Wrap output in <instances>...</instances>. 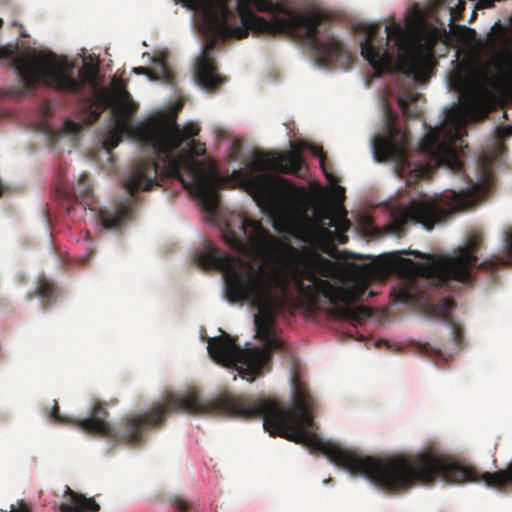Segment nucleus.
Instances as JSON below:
<instances>
[{
    "label": "nucleus",
    "instance_id": "f257e3e1",
    "mask_svg": "<svg viewBox=\"0 0 512 512\" xmlns=\"http://www.w3.org/2000/svg\"><path fill=\"white\" fill-rule=\"evenodd\" d=\"M194 262L202 270H217L222 273L225 296L229 302L248 301L258 309L254 317L256 337L264 347L241 348L227 333L210 338L208 353L218 364L235 367L239 375L249 382L262 374L269 364L271 349H281L283 344L273 332L277 316L294 308V297L290 291L293 282L298 292L306 284L301 273L288 265L254 266L251 262L221 252L208 243L194 256Z\"/></svg>",
    "mask_w": 512,
    "mask_h": 512
},
{
    "label": "nucleus",
    "instance_id": "f03ea898",
    "mask_svg": "<svg viewBox=\"0 0 512 512\" xmlns=\"http://www.w3.org/2000/svg\"><path fill=\"white\" fill-rule=\"evenodd\" d=\"M184 6L201 13L206 31L223 40L244 39L249 31L275 36L285 34L298 39L315 62L349 68L353 55L335 36L321 38L328 18L323 12L296 13L275 5L271 0H181Z\"/></svg>",
    "mask_w": 512,
    "mask_h": 512
},
{
    "label": "nucleus",
    "instance_id": "7ed1b4c3",
    "mask_svg": "<svg viewBox=\"0 0 512 512\" xmlns=\"http://www.w3.org/2000/svg\"><path fill=\"white\" fill-rule=\"evenodd\" d=\"M197 123L190 122L181 128L177 117L170 113H159L140 123L134 129L140 142L151 147L155 159H140L135 162L124 180V188L135 196L139 191H150L160 186V180L171 177L179 180L185 188H191L199 198L203 209L216 214L220 204L219 190L226 179L219 175L216 166L210 163L175 156V151L185 142L194 140L199 134Z\"/></svg>",
    "mask_w": 512,
    "mask_h": 512
},
{
    "label": "nucleus",
    "instance_id": "20e7f679",
    "mask_svg": "<svg viewBox=\"0 0 512 512\" xmlns=\"http://www.w3.org/2000/svg\"><path fill=\"white\" fill-rule=\"evenodd\" d=\"M340 467L353 476H364L384 491L400 493L416 484H429L436 479L447 484H463L482 480L495 489L512 488V461L503 470L482 474L450 456L424 452L415 457L377 458L340 446Z\"/></svg>",
    "mask_w": 512,
    "mask_h": 512
},
{
    "label": "nucleus",
    "instance_id": "39448f33",
    "mask_svg": "<svg viewBox=\"0 0 512 512\" xmlns=\"http://www.w3.org/2000/svg\"><path fill=\"white\" fill-rule=\"evenodd\" d=\"M497 69V74L484 75L467 85L461 92L460 105L451 108L443 123L436 129H430L423 137L419 149L427 162L416 165L410 177L428 179L438 167H446L456 174L464 172L456 146L461 144L466 126L485 119L496 107L498 97L512 106V71L500 66Z\"/></svg>",
    "mask_w": 512,
    "mask_h": 512
},
{
    "label": "nucleus",
    "instance_id": "423d86ee",
    "mask_svg": "<svg viewBox=\"0 0 512 512\" xmlns=\"http://www.w3.org/2000/svg\"><path fill=\"white\" fill-rule=\"evenodd\" d=\"M483 242L482 232L473 231L467 235L462 246H458L449 254L436 256L417 250H401L382 254L377 264L388 272L393 270L398 262L405 263L412 266L417 275L441 288L448 287L451 281L472 284L473 268L489 274L495 282L498 270L503 266L512 265V227L503 233L501 252L478 263L477 253Z\"/></svg>",
    "mask_w": 512,
    "mask_h": 512
},
{
    "label": "nucleus",
    "instance_id": "0eeeda50",
    "mask_svg": "<svg viewBox=\"0 0 512 512\" xmlns=\"http://www.w3.org/2000/svg\"><path fill=\"white\" fill-rule=\"evenodd\" d=\"M380 29V24H364L362 30L365 37L360 43L361 55L376 75L391 70L393 55L388 52V46L392 42L393 48L399 53L398 69L417 83L425 82L432 63V46L422 49L409 44L405 31L394 20L385 28V39L379 36Z\"/></svg>",
    "mask_w": 512,
    "mask_h": 512
},
{
    "label": "nucleus",
    "instance_id": "6e6552de",
    "mask_svg": "<svg viewBox=\"0 0 512 512\" xmlns=\"http://www.w3.org/2000/svg\"><path fill=\"white\" fill-rule=\"evenodd\" d=\"M13 65L27 90H34L36 85L41 84L63 93L80 95L84 84L94 85L98 76L97 66L85 63L79 70V79H76L69 71L67 62L58 61L52 52L16 56Z\"/></svg>",
    "mask_w": 512,
    "mask_h": 512
},
{
    "label": "nucleus",
    "instance_id": "1a4fd4ad",
    "mask_svg": "<svg viewBox=\"0 0 512 512\" xmlns=\"http://www.w3.org/2000/svg\"><path fill=\"white\" fill-rule=\"evenodd\" d=\"M224 241L236 252L249 256H264L277 244V239L261 221L242 213H231L221 226Z\"/></svg>",
    "mask_w": 512,
    "mask_h": 512
},
{
    "label": "nucleus",
    "instance_id": "9d476101",
    "mask_svg": "<svg viewBox=\"0 0 512 512\" xmlns=\"http://www.w3.org/2000/svg\"><path fill=\"white\" fill-rule=\"evenodd\" d=\"M365 288H345L334 286L328 280L306 284L299 292L310 306H316L319 297L323 296L332 304V315L336 318L348 320L353 323H361L371 316V311L365 306L353 304L360 301Z\"/></svg>",
    "mask_w": 512,
    "mask_h": 512
},
{
    "label": "nucleus",
    "instance_id": "9b49d317",
    "mask_svg": "<svg viewBox=\"0 0 512 512\" xmlns=\"http://www.w3.org/2000/svg\"><path fill=\"white\" fill-rule=\"evenodd\" d=\"M398 114L389 105L384 106L383 132L373 139V150L379 161H391L394 163L395 173L402 177L410 168L407 149L410 136L407 131H402L397 126Z\"/></svg>",
    "mask_w": 512,
    "mask_h": 512
},
{
    "label": "nucleus",
    "instance_id": "f8f14e48",
    "mask_svg": "<svg viewBox=\"0 0 512 512\" xmlns=\"http://www.w3.org/2000/svg\"><path fill=\"white\" fill-rule=\"evenodd\" d=\"M243 184L257 205L270 216L281 213L297 195L294 185L276 175H245Z\"/></svg>",
    "mask_w": 512,
    "mask_h": 512
},
{
    "label": "nucleus",
    "instance_id": "ddd939ff",
    "mask_svg": "<svg viewBox=\"0 0 512 512\" xmlns=\"http://www.w3.org/2000/svg\"><path fill=\"white\" fill-rule=\"evenodd\" d=\"M446 216V210L434 199H422L413 201L404 209L391 213L389 224L390 232L400 235L404 232L405 226L410 223L422 224L430 230L434 225Z\"/></svg>",
    "mask_w": 512,
    "mask_h": 512
},
{
    "label": "nucleus",
    "instance_id": "4468645a",
    "mask_svg": "<svg viewBox=\"0 0 512 512\" xmlns=\"http://www.w3.org/2000/svg\"><path fill=\"white\" fill-rule=\"evenodd\" d=\"M247 166L251 172L276 171L300 176L305 161L301 156L300 149H293L285 155L256 152L251 156Z\"/></svg>",
    "mask_w": 512,
    "mask_h": 512
},
{
    "label": "nucleus",
    "instance_id": "2eb2a0df",
    "mask_svg": "<svg viewBox=\"0 0 512 512\" xmlns=\"http://www.w3.org/2000/svg\"><path fill=\"white\" fill-rule=\"evenodd\" d=\"M494 158L490 154L482 155L477 161L478 179L472 182L470 188L465 193H454L456 208L465 210L475 202L488 196L494 187L493 175Z\"/></svg>",
    "mask_w": 512,
    "mask_h": 512
},
{
    "label": "nucleus",
    "instance_id": "dca6fc26",
    "mask_svg": "<svg viewBox=\"0 0 512 512\" xmlns=\"http://www.w3.org/2000/svg\"><path fill=\"white\" fill-rule=\"evenodd\" d=\"M213 40L207 42L204 46L202 55L195 64L194 75L197 83L206 90H216L224 83V78L218 73L214 58L210 55L214 49Z\"/></svg>",
    "mask_w": 512,
    "mask_h": 512
},
{
    "label": "nucleus",
    "instance_id": "f3484780",
    "mask_svg": "<svg viewBox=\"0 0 512 512\" xmlns=\"http://www.w3.org/2000/svg\"><path fill=\"white\" fill-rule=\"evenodd\" d=\"M321 232L331 240L344 244L348 237L345 232L349 229L350 223L345 214L333 215L330 211H322L319 216Z\"/></svg>",
    "mask_w": 512,
    "mask_h": 512
},
{
    "label": "nucleus",
    "instance_id": "a211bd4d",
    "mask_svg": "<svg viewBox=\"0 0 512 512\" xmlns=\"http://www.w3.org/2000/svg\"><path fill=\"white\" fill-rule=\"evenodd\" d=\"M63 497L67 499L59 505V512H97L99 504L93 498L77 493L69 486L65 487Z\"/></svg>",
    "mask_w": 512,
    "mask_h": 512
},
{
    "label": "nucleus",
    "instance_id": "6ab92c4d",
    "mask_svg": "<svg viewBox=\"0 0 512 512\" xmlns=\"http://www.w3.org/2000/svg\"><path fill=\"white\" fill-rule=\"evenodd\" d=\"M152 64L154 68L148 67H134L132 72L137 75H146L151 80H160L163 79L166 83L170 85L176 84V75L167 65L165 57L163 55L156 56L152 58Z\"/></svg>",
    "mask_w": 512,
    "mask_h": 512
},
{
    "label": "nucleus",
    "instance_id": "aec40b11",
    "mask_svg": "<svg viewBox=\"0 0 512 512\" xmlns=\"http://www.w3.org/2000/svg\"><path fill=\"white\" fill-rule=\"evenodd\" d=\"M109 108H112L113 112L112 122L130 128L132 116L136 113L138 105L129 95L128 97L116 100Z\"/></svg>",
    "mask_w": 512,
    "mask_h": 512
},
{
    "label": "nucleus",
    "instance_id": "412c9836",
    "mask_svg": "<svg viewBox=\"0 0 512 512\" xmlns=\"http://www.w3.org/2000/svg\"><path fill=\"white\" fill-rule=\"evenodd\" d=\"M131 212V205L129 203H122L113 210L101 209L98 217L104 228L112 229L118 228L130 216Z\"/></svg>",
    "mask_w": 512,
    "mask_h": 512
},
{
    "label": "nucleus",
    "instance_id": "4be33fe9",
    "mask_svg": "<svg viewBox=\"0 0 512 512\" xmlns=\"http://www.w3.org/2000/svg\"><path fill=\"white\" fill-rule=\"evenodd\" d=\"M421 94L418 92L403 91L398 97V103L406 119H416L421 116L422 109L417 104Z\"/></svg>",
    "mask_w": 512,
    "mask_h": 512
},
{
    "label": "nucleus",
    "instance_id": "5701e85b",
    "mask_svg": "<svg viewBox=\"0 0 512 512\" xmlns=\"http://www.w3.org/2000/svg\"><path fill=\"white\" fill-rule=\"evenodd\" d=\"M422 294L414 278L408 279L401 287L394 291L395 300L403 304L418 303L422 298Z\"/></svg>",
    "mask_w": 512,
    "mask_h": 512
},
{
    "label": "nucleus",
    "instance_id": "b1692460",
    "mask_svg": "<svg viewBox=\"0 0 512 512\" xmlns=\"http://www.w3.org/2000/svg\"><path fill=\"white\" fill-rule=\"evenodd\" d=\"M291 256L296 260L295 267L301 273L303 278L311 283L323 280L320 277V267L314 261H302L299 253L295 248H290Z\"/></svg>",
    "mask_w": 512,
    "mask_h": 512
},
{
    "label": "nucleus",
    "instance_id": "393cba45",
    "mask_svg": "<svg viewBox=\"0 0 512 512\" xmlns=\"http://www.w3.org/2000/svg\"><path fill=\"white\" fill-rule=\"evenodd\" d=\"M130 94L126 90L122 80L114 78L112 81V90L102 89L98 94V100L104 107H110L116 100L128 97Z\"/></svg>",
    "mask_w": 512,
    "mask_h": 512
},
{
    "label": "nucleus",
    "instance_id": "a878e982",
    "mask_svg": "<svg viewBox=\"0 0 512 512\" xmlns=\"http://www.w3.org/2000/svg\"><path fill=\"white\" fill-rule=\"evenodd\" d=\"M130 128L117 124L115 122H111L108 134L103 141V146L106 152L109 154L112 159V151L116 148L119 143L122 141L123 136L129 131Z\"/></svg>",
    "mask_w": 512,
    "mask_h": 512
},
{
    "label": "nucleus",
    "instance_id": "bb28decb",
    "mask_svg": "<svg viewBox=\"0 0 512 512\" xmlns=\"http://www.w3.org/2000/svg\"><path fill=\"white\" fill-rule=\"evenodd\" d=\"M34 294L43 300L44 309H46L48 305L55 301L56 287L46 278H40L37 282Z\"/></svg>",
    "mask_w": 512,
    "mask_h": 512
},
{
    "label": "nucleus",
    "instance_id": "cd10ccee",
    "mask_svg": "<svg viewBox=\"0 0 512 512\" xmlns=\"http://www.w3.org/2000/svg\"><path fill=\"white\" fill-rule=\"evenodd\" d=\"M167 501L173 507L174 512H200L199 505L182 494L171 495Z\"/></svg>",
    "mask_w": 512,
    "mask_h": 512
},
{
    "label": "nucleus",
    "instance_id": "c85d7f7f",
    "mask_svg": "<svg viewBox=\"0 0 512 512\" xmlns=\"http://www.w3.org/2000/svg\"><path fill=\"white\" fill-rule=\"evenodd\" d=\"M72 192L79 201H87L92 198V186L86 173L80 175L76 185L72 188Z\"/></svg>",
    "mask_w": 512,
    "mask_h": 512
},
{
    "label": "nucleus",
    "instance_id": "c756f323",
    "mask_svg": "<svg viewBox=\"0 0 512 512\" xmlns=\"http://www.w3.org/2000/svg\"><path fill=\"white\" fill-rule=\"evenodd\" d=\"M206 149L204 144L197 142L195 140H190L187 143V148L182 152L175 153V156H186L190 159L195 160V157L201 156L205 154Z\"/></svg>",
    "mask_w": 512,
    "mask_h": 512
},
{
    "label": "nucleus",
    "instance_id": "7c9ffc66",
    "mask_svg": "<svg viewBox=\"0 0 512 512\" xmlns=\"http://www.w3.org/2000/svg\"><path fill=\"white\" fill-rule=\"evenodd\" d=\"M309 150L311 153L319 157L321 168L329 182H336L335 177L332 173L328 171L327 167V157L326 154L323 151V148L318 145H309Z\"/></svg>",
    "mask_w": 512,
    "mask_h": 512
},
{
    "label": "nucleus",
    "instance_id": "2f4dec72",
    "mask_svg": "<svg viewBox=\"0 0 512 512\" xmlns=\"http://www.w3.org/2000/svg\"><path fill=\"white\" fill-rule=\"evenodd\" d=\"M445 320L451 328L453 340L457 345H461L463 341V329L449 315L445 316Z\"/></svg>",
    "mask_w": 512,
    "mask_h": 512
},
{
    "label": "nucleus",
    "instance_id": "473e14b6",
    "mask_svg": "<svg viewBox=\"0 0 512 512\" xmlns=\"http://www.w3.org/2000/svg\"><path fill=\"white\" fill-rule=\"evenodd\" d=\"M81 129L82 126L73 120H66L62 125V131L69 135H77L80 133Z\"/></svg>",
    "mask_w": 512,
    "mask_h": 512
},
{
    "label": "nucleus",
    "instance_id": "72a5a7b5",
    "mask_svg": "<svg viewBox=\"0 0 512 512\" xmlns=\"http://www.w3.org/2000/svg\"><path fill=\"white\" fill-rule=\"evenodd\" d=\"M496 132L499 140H505L512 136V126L498 127Z\"/></svg>",
    "mask_w": 512,
    "mask_h": 512
},
{
    "label": "nucleus",
    "instance_id": "f704fd0d",
    "mask_svg": "<svg viewBox=\"0 0 512 512\" xmlns=\"http://www.w3.org/2000/svg\"><path fill=\"white\" fill-rule=\"evenodd\" d=\"M10 512H32V509L28 504L20 502L18 507L12 506Z\"/></svg>",
    "mask_w": 512,
    "mask_h": 512
},
{
    "label": "nucleus",
    "instance_id": "c9c22d12",
    "mask_svg": "<svg viewBox=\"0 0 512 512\" xmlns=\"http://www.w3.org/2000/svg\"><path fill=\"white\" fill-rule=\"evenodd\" d=\"M495 0H479L476 4V9H484L493 7Z\"/></svg>",
    "mask_w": 512,
    "mask_h": 512
},
{
    "label": "nucleus",
    "instance_id": "e433bc0d",
    "mask_svg": "<svg viewBox=\"0 0 512 512\" xmlns=\"http://www.w3.org/2000/svg\"><path fill=\"white\" fill-rule=\"evenodd\" d=\"M447 0H431V9L436 12L438 9L446 5Z\"/></svg>",
    "mask_w": 512,
    "mask_h": 512
},
{
    "label": "nucleus",
    "instance_id": "4c0bfd02",
    "mask_svg": "<svg viewBox=\"0 0 512 512\" xmlns=\"http://www.w3.org/2000/svg\"><path fill=\"white\" fill-rule=\"evenodd\" d=\"M445 312L448 313L455 305L454 301L451 299L446 298L443 302Z\"/></svg>",
    "mask_w": 512,
    "mask_h": 512
},
{
    "label": "nucleus",
    "instance_id": "58836bf2",
    "mask_svg": "<svg viewBox=\"0 0 512 512\" xmlns=\"http://www.w3.org/2000/svg\"><path fill=\"white\" fill-rule=\"evenodd\" d=\"M13 52L7 48H0V59L11 57Z\"/></svg>",
    "mask_w": 512,
    "mask_h": 512
},
{
    "label": "nucleus",
    "instance_id": "ea45409f",
    "mask_svg": "<svg viewBox=\"0 0 512 512\" xmlns=\"http://www.w3.org/2000/svg\"><path fill=\"white\" fill-rule=\"evenodd\" d=\"M464 9H465V2L463 0H460L457 5V11L460 13V12L464 11Z\"/></svg>",
    "mask_w": 512,
    "mask_h": 512
},
{
    "label": "nucleus",
    "instance_id": "a19ab883",
    "mask_svg": "<svg viewBox=\"0 0 512 512\" xmlns=\"http://www.w3.org/2000/svg\"><path fill=\"white\" fill-rule=\"evenodd\" d=\"M4 192V186L3 184L0 182V196L3 194Z\"/></svg>",
    "mask_w": 512,
    "mask_h": 512
},
{
    "label": "nucleus",
    "instance_id": "79ce46f5",
    "mask_svg": "<svg viewBox=\"0 0 512 512\" xmlns=\"http://www.w3.org/2000/svg\"><path fill=\"white\" fill-rule=\"evenodd\" d=\"M475 17H476V13H475V12H473L472 17H471V19H470V22H472V21H473V19H474Z\"/></svg>",
    "mask_w": 512,
    "mask_h": 512
},
{
    "label": "nucleus",
    "instance_id": "37998d69",
    "mask_svg": "<svg viewBox=\"0 0 512 512\" xmlns=\"http://www.w3.org/2000/svg\"><path fill=\"white\" fill-rule=\"evenodd\" d=\"M2 24H3V21L0 19V27L2 26Z\"/></svg>",
    "mask_w": 512,
    "mask_h": 512
}]
</instances>
